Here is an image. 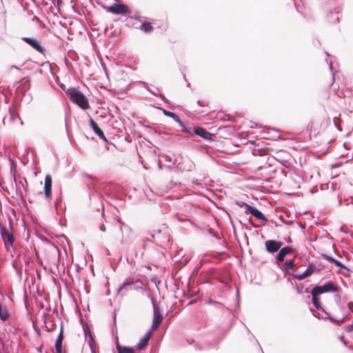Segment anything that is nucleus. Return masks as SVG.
<instances>
[{
	"instance_id": "1",
	"label": "nucleus",
	"mask_w": 353,
	"mask_h": 353,
	"mask_svg": "<svg viewBox=\"0 0 353 353\" xmlns=\"http://www.w3.org/2000/svg\"><path fill=\"white\" fill-rule=\"evenodd\" d=\"M65 93L69 99L74 103L78 105L81 109L87 110L90 108L88 99L77 88H70L65 91Z\"/></svg>"
},
{
	"instance_id": "2",
	"label": "nucleus",
	"mask_w": 353,
	"mask_h": 353,
	"mask_svg": "<svg viewBox=\"0 0 353 353\" xmlns=\"http://www.w3.org/2000/svg\"><path fill=\"white\" fill-rule=\"evenodd\" d=\"M312 303L314 307H316L317 310H321L322 312H323L325 314V316H321L322 319H329L330 321L336 323V325H341L345 319L347 317V314H343L342 317L339 319H336L332 316H330L321 307L320 302L319 301V299L317 297H312Z\"/></svg>"
},
{
	"instance_id": "3",
	"label": "nucleus",
	"mask_w": 353,
	"mask_h": 353,
	"mask_svg": "<svg viewBox=\"0 0 353 353\" xmlns=\"http://www.w3.org/2000/svg\"><path fill=\"white\" fill-rule=\"evenodd\" d=\"M109 11L115 14H130L131 10L125 4L117 2L109 7Z\"/></svg>"
},
{
	"instance_id": "4",
	"label": "nucleus",
	"mask_w": 353,
	"mask_h": 353,
	"mask_svg": "<svg viewBox=\"0 0 353 353\" xmlns=\"http://www.w3.org/2000/svg\"><path fill=\"white\" fill-rule=\"evenodd\" d=\"M45 272H50L52 274V277L53 279H55L54 276H57V274L61 276V272L63 274L65 273V269L67 268V272L69 274L70 268L72 266H41Z\"/></svg>"
},
{
	"instance_id": "5",
	"label": "nucleus",
	"mask_w": 353,
	"mask_h": 353,
	"mask_svg": "<svg viewBox=\"0 0 353 353\" xmlns=\"http://www.w3.org/2000/svg\"><path fill=\"white\" fill-rule=\"evenodd\" d=\"M134 283V280L133 278H127L122 285L119 287L117 290L118 294L121 296L125 295L128 291L134 289V288L132 287Z\"/></svg>"
},
{
	"instance_id": "6",
	"label": "nucleus",
	"mask_w": 353,
	"mask_h": 353,
	"mask_svg": "<svg viewBox=\"0 0 353 353\" xmlns=\"http://www.w3.org/2000/svg\"><path fill=\"white\" fill-rule=\"evenodd\" d=\"M1 236L4 241L5 245L8 249V245L12 246L14 239L12 232L6 230L3 226L0 225Z\"/></svg>"
},
{
	"instance_id": "7",
	"label": "nucleus",
	"mask_w": 353,
	"mask_h": 353,
	"mask_svg": "<svg viewBox=\"0 0 353 353\" xmlns=\"http://www.w3.org/2000/svg\"><path fill=\"white\" fill-rule=\"evenodd\" d=\"M214 278L220 283L228 285V281L230 279L229 270L227 268H222L217 273L214 274Z\"/></svg>"
},
{
	"instance_id": "8",
	"label": "nucleus",
	"mask_w": 353,
	"mask_h": 353,
	"mask_svg": "<svg viewBox=\"0 0 353 353\" xmlns=\"http://www.w3.org/2000/svg\"><path fill=\"white\" fill-rule=\"evenodd\" d=\"M266 250L270 253H274L279 250L283 245L281 241H276L274 240H268L265 243Z\"/></svg>"
},
{
	"instance_id": "9",
	"label": "nucleus",
	"mask_w": 353,
	"mask_h": 353,
	"mask_svg": "<svg viewBox=\"0 0 353 353\" xmlns=\"http://www.w3.org/2000/svg\"><path fill=\"white\" fill-rule=\"evenodd\" d=\"M22 40L39 52L43 53L45 51V48L41 46L38 40L34 38L23 37Z\"/></svg>"
},
{
	"instance_id": "10",
	"label": "nucleus",
	"mask_w": 353,
	"mask_h": 353,
	"mask_svg": "<svg viewBox=\"0 0 353 353\" xmlns=\"http://www.w3.org/2000/svg\"><path fill=\"white\" fill-rule=\"evenodd\" d=\"M163 320V316L159 312V309L157 306L154 305V318L152 324V330H156L160 326Z\"/></svg>"
},
{
	"instance_id": "11",
	"label": "nucleus",
	"mask_w": 353,
	"mask_h": 353,
	"mask_svg": "<svg viewBox=\"0 0 353 353\" xmlns=\"http://www.w3.org/2000/svg\"><path fill=\"white\" fill-rule=\"evenodd\" d=\"M14 181L15 183H17V181H16V179L14 178ZM28 185V182H27V180L25 179V178H21L19 182V183H16V195H17V198L19 199H23V192L20 188V186H21V188L26 191V186Z\"/></svg>"
},
{
	"instance_id": "12",
	"label": "nucleus",
	"mask_w": 353,
	"mask_h": 353,
	"mask_svg": "<svg viewBox=\"0 0 353 353\" xmlns=\"http://www.w3.org/2000/svg\"><path fill=\"white\" fill-rule=\"evenodd\" d=\"M279 253L276 256L278 261L281 262L284 260L287 255L291 254L294 252V249L290 246H286L283 248H280Z\"/></svg>"
},
{
	"instance_id": "13",
	"label": "nucleus",
	"mask_w": 353,
	"mask_h": 353,
	"mask_svg": "<svg viewBox=\"0 0 353 353\" xmlns=\"http://www.w3.org/2000/svg\"><path fill=\"white\" fill-rule=\"evenodd\" d=\"M90 125L92 128L94 133L104 142H108L103 130L98 126L97 123L92 119L90 118Z\"/></svg>"
},
{
	"instance_id": "14",
	"label": "nucleus",
	"mask_w": 353,
	"mask_h": 353,
	"mask_svg": "<svg viewBox=\"0 0 353 353\" xmlns=\"http://www.w3.org/2000/svg\"><path fill=\"white\" fill-rule=\"evenodd\" d=\"M194 132L205 140H211L212 134L201 127L194 128Z\"/></svg>"
},
{
	"instance_id": "15",
	"label": "nucleus",
	"mask_w": 353,
	"mask_h": 353,
	"mask_svg": "<svg viewBox=\"0 0 353 353\" xmlns=\"http://www.w3.org/2000/svg\"><path fill=\"white\" fill-rule=\"evenodd\" d=\"M44 194L48 199L52 195V178L50 175L46 176L44 184Z\"/></svg>"
},
{
	"instance_id": "16",
	"label": "nucleus",
	"mask_w": 353,
	"mask_h": 353,
	"mask_svg": "<svg viewBox=\"0 0 353 353\" xmlns=\"http://www.w3.org/2000/svg\"><path fill=\"white\" fill-rule=\"evenodd\" d=\"M321 286L323 293L336 292L338 291L337 286L332 281H327Z\"/></svg>"
},
{
	"instance_id": "17",
	"label": "nucleus",
	"mask_w": 353,
	"mask_h": 353,
	"mask_svg": "<svg viewBox=\"0 0 353 353\" xmlns=\"http://www.w3.org/2000/svg\"><path fill=\"white\" fill-rule=\"evenodd\" d=\"M63 339V330H62V327H61L60 333L58 335L57 340L55 341V349H56L57 353H64L62 351Z\"/></svg>"
},
{
	"instance_id": "18",
	"label": "nucleus",
	"mask_w": 353,
	"mask_h": 353,
	"mask_svg": "<svg viewBox=\"0 0 353 353\" xmlns=\"http://www.w3.org/2000/svg\"><path fill=\"white\" fill-rule=\"evenodd\" d=\"M151 334L150 332H148L144 337L137 344V350H142L147 345L149 339L150 338Z\"/></svg>"
},
{
	"instance_id": "19",
	"label": "nucleus",
	"mask_w": 353,
	"mask_h": 353,
	"mask_svg": "<svg viewBox=\"0 0 353 353\" xmlns=\"http://www.w3.org/2000/svg\"><path fill=\"white\" fill-rule=\"evenodd\" d=\"M116 349L118 353H135L134 348L121 346L119 343L116 345Z\"/></svg>"
},
{
	"instance_id": "20",
	"label": "nucleus",
	"mask_w": 353,
	"mask_h": 353,
	"mask_svg": "<svg viewBox=\"0 0 353 353\" xmlns=\"http://www.w3.org/2000/svg\"><path fill=\"white\" fill-rule=\"evenodd\" d=\"M251 214L260 221H267V218L264 215V214H263L259 210H258L256 208H254V210H252Z\"/></svg>"
},
{
	"instance_id": "21",
	"label": "nucleus",
	"mask_w": 353,
	"mask_h": 353,
	"mask_svg": "<svg viewBox=\"0 0 353 353\" xmlns=\"http://www.w3.org/2000/svg\"><path fill=\"white\" fill-rule=\"evenodd\" d=\"M83 329L85 337V338H87L88 336L89 337L88 343H89L90 348L92 349V343H94V339L92 336L91 331L88 325H85V326L83 325Z\"/></svg>"
},
{
	"instance_id": "22",
	"label": "nucleus",
	"mask_w": 353,
	"mask_h": 353,
	"mask_svg": "<svg viewBox=\"0 0 353 353\" xmlns=\"http://www.w3.org/2000/svg\"><path fill=\"white\" fill-rule=\"evenodd\" d=\"M163 113L165 116L172 118L176 123H181V119H180L179 117L174 112L163 109Z\"/></svg>"
},
{
	"instance_id": "23",
	"label": "nucleus",
	"mask_w": 353,
	"mask_h": 353,
	"mask_svg": "<svg viewBox=\"0 0 353 353\" xmlns=\"http://www.w3.org/2000/svg\"><path fill=\"white\" fill-rule=\"evenodd\" d=\"M81 175L83 177L88 179L90 181V185H92L93 188H95V182L97 181V178L85 172H83Z\"/></svg>"
},
{
	"instance_id": "24",
	"label": "nucleus",
	"mask_w": 353,
	"mask_h": 353,
	"mask_svg": "<svg viewBox=\"0 0 353 353\" xmlns=\"http://www.w3.org/2000/svg\"><path fill=\"white\" fill-rule=\"evenodd\" d=\"M310 293L312 297H317L319 294H323L321 285L314 286Z\"/></svg>"
},
{
	"instance_id": "25",
	"label": "nucleus",
	"mask_w": 353,
	"mask_h": 353,
	"mask_svg": "<svg viewBox=\"0 0 353 353\" xmlns=\"http://www.w3.org/2000/svg\"><path fill=\"white\" fill-rule=\"evenodd\" d=\"M141 30L145 32H150L152 30H153V27L148 22L143 21L141 26Z\"/></svg>"
},
{
	"instance_id": "26",
	"label": "nucleus",
	"mask_w": 353,
	"mask_h": 353,
	"mask_svg": "<svg viewBox=\"0 0 353 353\" xmlns=\"http://www.w3.org/2000/svg\"><path fill=\"white\" fill-rule=\"evenodd\" d=\"M205 303L212 305L216 309H222L223 307V305L221 302L213 301L210 299L206 301Z\"/></svg>"
},
{
	"instance_id": "27",
	"label": "nucleus",
	"mask_w": 353,
	"mask_h": 353,
	"mask_svg": "<svg viewBox=\"0 0 353 353\" xmlns=\"http://www.w3.org/2000/svg\"><path fill=\"white\" fill-rule=\"evenodd\" d=\"M321 257L325 260H327L328 262L334 263V265H343L340 261L334 259L332 256H330L327 254H322Z\"/></svg>"
},
{
	"instance_id": "28",
	"label": "nucleus",
	"mask_w": 353,
	"mask_h": 353,
	"mask_svg": "<svg viewBox=\"0 0 353 353\" xmlns=\"http://www.w3.org/2000/svg\"><path fill=\"white\" fill-rule=\"evenodd\" d=\"M212 259L216 260V259L212 258L210 256L205 255L201 259V263H218V261H213Z\"/></svg>"
},
{
	"instance_id": "29",
	"label": "nucleus",
	"mask_w": 353,
	"mask_h": 353,
	"mask_svg": "<svg viewBox=\"0 0 353 353\" xmlns=\"http://www.w3.org/2000/svg\"><path fill=\"white\" fill-rule=\"evenodd\" d=\"M315 266H307V269L302 273L303 276L306 278L310 276L314 271Z\"/></svg>"
},
{
	"instance_id": "30",
	"label": "nucleus",
	"mask_w": 353,
	"mask_h": 353,
	"mask_svg": "<svg viewBox=\"0 0 353 353\" xmlns=\"http://www.w3.org/2000/svg\"><path fill=\"white\" fill-rule=\"evenodd\" d=\"M283 268H281V269L284 272L285 276L289 275V276H292V274H294V273L292 272V271L293 270V269L295 266H283Z\"/></svg>"
},
{
	"instance_id": "31",
	"label": "nucleus",
	"mask_w": 353,
	"mask_h": 353,
	"mask_svg": "<svg viewBox=\"0 0 353 353\" xmlns=\"http://www.w3.org/2000/svg\"><path fill=\"white\" fill-rule=\"evenodd\" d=\"M296 291H297V293L298 294H302V293H308L309 292V290H308V288H304L303 286L302 285H299L296 283Z\"/></svg>"
},
{
	"instance_id": "32",
	"label": "nucleus",
	"mask_w": 353,
	"mask_h": 353,
	"mask_svg": "<svg viewBox=\"0 0 353 353\" xmlns=\"http://www.w3.org/2000/svg\"><path fill=\"white\" fill-rule=\"evenodd\" d=\"M329 17L334 18V23H339V12H330L329 14Z\"/></svg>"
},
{
	"instance_id": "33",
	"label": "nucleus",
	"mask_w": 353,
	"mask_h": 353,
	"mask_svg": "<svg viewBox=\"0 0 353 353\" xmlns=\"http://www.w3.org/2000/svg\"><path fill=\"white\" fill-rule=\"evenodd\" d=\"M177 123L181 127V131L183 133L187 134L188 132H190L189 128H187L181 120V123Z\"/></svg>"
},
{
	"instance_id": "34",
	"label": "nucleus",
	"mask_w": 353,
	"mask_h": 353,
	"mask_svg": "<svg viewBox=\"0 0 353 353\" xmlns=\"http://www.w3.org/2000/svg\"><path fill=\"white\" fill-rule=\"evenodd\" d=\"M177 123L181 127V131L183 133L187 134L188 132H190L189 128H187L181 120V123Z\"/></svg>"
},
{
	"instance_id": "35",
	"label": "nucleus",
	"mask_w": 353,
	"mask_h": 353,
	"mask_svg": "<svg viewBox=\"0 0 353 353\" xmlns=\"http://www.w3.org/2000/svg\"><path fill=\"white\" fill-rule=\"evenodd\" d=\"M245 208V212L246 214H250L252 213V210H254V207L249 205V204H246V205L244 207Z\"/></svg>"
},
{
	"instance_id": "36",
	"label": "nucleus",
	"mask_w": 353,
	"mask_h": 353,
	"mask_svg": "<svg viewBox=\"0 0 353 353\" xmlns=\"http://www.w3.org/2000/svg\"><path fill=\"white\" fill-rule=\"evenodd\" d=\"M118 223L119 224V230L121 232H123V229L127 230H130V228L128 226L124 225L123 223H122L120 221H118Z\"/></svg>"
},
{
	"instance_id": "37",
	"label": "nucleus",
	"mask_w": 353,
	"mask_h": 353,
	"mask_svg": "<svg viewBox=\"0 0 353 353\" xmlns=\"http://www.w3.org/2000/svg\"><path fill=\"white\" fill-rule=\"evenodd\" d=\"M341 116V114H339L338 117H334V125L336 126V128L339 130V131H342V128L341 127V125L338 123V122L336 121V119Z\"/></svg>"
},
{
	"instance_id": "38",
	"label": "nucleus",
	"mask_w": 353,
	"mask_h": 353,
	"mask_svg": "<svg viewBox=\"0 0 353 353\" xmlns=\"http://www.w3.org/2000/svg\"><path fill=\"white\" fill-rule=\"evenodd\" d=\"M15 119H18L21 121V123L23 124V121H21V118L19 117L18 114H14L12 112H10V119L12 121H14Z\"/></svg>"
},
{
	"instance_id": "39",
	"label": "nucleus",
	"mask_w": 353,
	"mask_h": 353,
	"mask_svg": "<svg viewBox=\"0 0 353 353\" xmlns=\"http://www.w3.org/2000/svg\"><path fill=\"white\" fill-rule=\"evenodd\" d=\"M292 277L296 279L297 280H302V279H305L304 276H303L302 273L292 274Z\"/></svg>"
},
{
	"instance_id": "40",
	"label": "nucleus",
	"mask_w": 353,
	"mask_h": 353,
	"mask_svg": "<svg viewBox=\"0 0 353 353\" xmlns=\"http://www.w3.org/2000/svg\"><path fill=\"white\" fill-rule=\"evenodd\" d=\"M352 331H353V323L348 325L345 327V332H351Z\"/></svg>"
},
{
	"instance_id": "41",
	"label": "nucleus",
	"mask_w": 353,
	"mask_h": 353,
	"mask_svg": "<svg viewBox=\"0 0 353 353\" xmlns=\"http://www.w3.org/2000/svg\"><path fill=\"white\" fill-rule=\"evenodd\" d=\"M236 203L239 206V207H245L247 204V203L245 202H243V201H237L236 202Z\"/></svg>"
},
{
	"instance_id": "42",
	"label": "nucleus",
	"mask_w": 353,
	"mask_h": 353,
	"mask_svg": "<svg viewBox=\"0 0 353 353\" xmlns=\"http://www.w3.org/2000/svg\"><path fill=\"white\" fill-rule=\"evenodd\" d=\"M177 217H178V219L180 221H188L190 223H191V221L189 220V219H187L185 218H183L182 216H180V215H177Z\"/></svg>"
},
{
	"instance_id": "43",
	"label": "nucleus",
	"mask_w": 353,
	"mask_h": 353,
	"mask_svg": "<svg viewBox=\"0 0 353 353\" xmlns=\"http://www.w3.org/2000/svg\"><path fill=\"white\" fill-rule=\"evenodd\" d=\"M190 132H188L187 134L190 136L192 137L195 133L194 132V128H189Z\"/></svg>"
},
{
	"instance_id": "44",
	"label": "nucleus",
	"mask_w": 353,
	"mask_h": 353,
	"mask_svg": "<svg viewBox=\"0 0 353 353\" xmlns=\"http://www.w3.org/2000/svg\"><path fill=\"white\" fill-rule=\"evenodd\" d=\"M61 198L59 196L56 200L55 206L57 208V206L61 203Z\"/></svg>"
},
{
	"instance_id": "45",
	"label": "nucleus",
	"mask_w": 353,
	"mask_h": 353,
	"mask_svg": "<svg viewBox=\"0 0 353 353\" xmlns=\"http://www.w3.org/2000/svg\"><path fill=\"white\" fill-rule=\"evenodd\" d=\"M161 230H158L155 234H152L151 236L153 239H155L157 237L159 234H160Z\"/></svg>"
},
{
	"instance_id": "46",
	"label": "nucleus",
	"mask_w": 353,
	"mask_h": 353,
	"mask_svg": "<svg viewBox=\"0 0 353 353\" xmlns=\"http://www.w3.org/2000/svg\"><path fill=\"white\" fill-rule=\"evenodd\" d=\"M196 103L199 106H201V107L205 106V104L203 102L201 101L200 100H198Z\"/></svg>"
},
{
	"instance_id": "47",
	"label": "nucleus",
	"mask_w": 353,
	"mask_h": 353,
	"mask_svg": "<svg viewBox=\"0 0 353 353\" xmlns=\"http://www.w3.org/2000/svg\"><path fill=\"white\" fill-rule=\"evenodd\" d=\"M284 265H295L292 260H289L286 261Z\"/></svg>"
},
{
	"instance_id": "48",
	"label": "nucleus",
	"mask_w": 353,
	"mask_h": 353,
	"mask_svg": "<svg viewBox=\"0 0 353 353\" xmlns=\"http://www.w3.org/2000/svg\"><path fill=\"white\" fill-rule=\"evenodd\" d=\"M74 270L76 272H79L80 270L82 269V268L81 266H79V265H77V266H74Z\"/></svg>"
},
{
	"instance_id": "49",
	"label": "nucleus",
	"mask_w": 353,
	"mask_h": 353,
	"mask_svg": "<svg viewBox=\"0 0 353 353\" xmlns=\"http://www.w3.org/2000/svg\"><path fill=\"white\" fill-rule=\"evenodd\" d=\"M347 306L349 310L353 312V304L352 303H348Z\"/></svg>"
},
{
	"instance_id": "50",
	"label": "nucleus",
	"mask_w": 353,
	"mask_h": 353,
	"mask_svg": "<svg viewBox=\"0 0 353 353\" xmlns=\"http://www.w3.org/2000/svg\"><path fill=\"white\" fill-rule=\"evenodd\" d=\"M340 341L345 345H347V342L344 339V337L343 336H341L340 337Z\"/></svg>"
},
{
	"instance_id": "51",
	"label": "nucleus",
	"mask_w": 353,
	"mask_h": 353,
	"mask_svg": "<svg viewBox=\"0 0 353 353\" xmlns=\"http://www.w3.org/2000/svg\"><path fill=\"white\" fill-rule=\"evenodd\" d=\"M244 326L245 327V328H246V330H248V333L250 334V336H251L252 338H253V339H255V338H254V335L251 333V332L250 331V330L248 328V327H247L245 325H244Z\"/></svg>"
},
{
	"instance_id": "52",
	"label": "nucleus",
	"mask_w": 353,
	"mask_h": 353,
	"mask_svg": "<svg viewBox=\"0 0 353 353\" xmlns=\"http://www.w3.org/2000/svg\"><path fill=\"white\" fill-rule=\"evenodd\" d=\"M100 230L102 231V232H105V227L104 225H101L100 226Z\"/></svg>"
},
{
	"instance_id": "53",
	"label": "nucleus",
	"mask_w": 353,
	"mask_h": 353,
	"mask_svg": "<svg viewBox=\"0 0 353 353\" xmlns=\"http://www.w3.org/2000/svg\"><path fill=\"white\" fill-rule=\"evenodd\" d=\"M148 90L151 94H152L153 95H154V96H157V93H155V92H154V90H149V89H148Z\"/></svg>"
},
{
	"instance_id": "54",
	"label": "nucleus",
	"mask_w": 353,
	"mask_h": 353,
	"mask_svg": "<svg viewBox=\"0 0 353 353\" xmlns=\"http://www.w3.org/2000/svg\"><path fill=\"white\" fill-rule=\"evenodd\" d=\"M329 68H330V70L331 71H332V68H332V62H330V64H329Z\"/></svg>"
},
{
	"instance_id": "55",
	"label": "nucleus",
	"mask_w": 353,
	"mask_h": 353,
	"mask_svg": "<svg viewBox=\"0 0 353 353\" xmlns=\"http://www.w3.org/2000/svg\"><path fill=\"white\" fill-rule=\"evenodd\" d=\"M11 68H14V69L19 70V68L17 65H12L11 66Z\"/></svg>"
},
{
	"instance_id": "56",
	"label": "nucleus",
	"mask_w": 353,
	"mask_h": 353,
	"mask_svg": "<svg viewBox=\"0 0 353 353\" xmlns=\"http://www.w3.org/2000/svg\"><path fill=\"white\" fill-rule=\"evenodd\" d=\"M340 267L342 268H344L345 270H347L349 271L350 270L349 268H347V266L343 265V266H340Z\"/></svg>"
},
{
	"instance_id": "57",
	"label": "nucleus",
	"mask_w": 353,
	"mask_h": 353,
	"mask_svg": "<svg viewBox=\"0 0 353 353\" xmlns=\"http://www.w3.org/2000/svg\"><path fill=\"white\" fill-rule=\"evenodd\" d=\"M61 88L63 90H65V86L64 85H63V84H62V85H61Z\"/></svg>"
},
{
	"instance_id": "58",
	"label": "nucleus",
	"mask_w": 353,
	"mask_h": 353,
	"mask_svg": "<svg viewBox=\"0 0 353 353\" xmlns=\"http://www.w3.org/2000/svg\"><path fill=\"white\" fill-rule=\"evenodd\" d=\"M13 267L14 268V269L16 270V271H19V270L17 268L18 266L14 265Z\"/></svg>"
},
{
	"instance_id": "59",
	"label": "nucleus",
	"mask_w": 353,
	"mask_h": 353,
	"mask_svg": "<svg viewBox=\"0 0 353 353\" xmlns=\"http://www.w3.org/2000/svg\"><path fill=\"white\" fill-rule=\"evenodd\" d=\"M209 233H210V234H212V235L214 236V234H213V233L212 232L211 230H209Z\"/></svg>"
},
{
	"instance_id": "60",
	"label": "nucleus",
	"mask_w": 353,
	"mask_h": 353,
	"mask_svg": "<svg viewBox=\"0 0 353 353\" xmlns=\"http://www.w3.org/2000/svg\"><path fill=\"white\" fill-rule=\"evenodd\" d=\"M146 267H147V268H148L149 270H152V269H151V266H150V265H148V266H146Z\"/></svg>"
},
{
	"instance_id": "61",
	"label": "nucleus",
	"mask_w": 353,
	"mask_h": 353,
	"mask_svg": "<svg viewBox=\"0 0 353 353\" xmlns=\"http://www.w3.org/2000/svg\"><path fill=\"white\" fill-rule=\"evenodd\" d=\"M160 97H161L162 99H164V98H165V97H164L163 95H162V94H160Z\"/></svg>"
},
{
	"instance_id": "62",
	"label": "nucleus",
	"mask_w": 353,
	"mask_h": 353,
	"mask_svg": "<svg viewBox=\"0 0 353 353\" xmlns=\"http://www.w3.org/2000/svg\"><path fill=\"white\" fill-rule=\"evenodd\" d=\"M350 199L352 200V202L353 203V197H351Z\"/></svg>"
},
{
	"instance_id": "63",
	"label": "nucleus",
	"mask_w": 353,
	"mask_h": 353,
	"mask_svg": "<svg viewBox=\"0 0 353 353\" xmlns=\"http://www.w3.org/2000/svg\"><path fill=\"white\" fill-rule=\"evenodd\" d=\"M185 263H188L187 259H185Z\"/></svg>"
},
{
	"instance_id": "64",
	"label": "nucleus",
	"mask_w": 353,
	"mask_h": 353,
	"mask_svg": "<svg viewBox=\"0 0 353 353\" xmlns=\"http://www.w3.org/2000/svg\"><path fill=\"white\" fill-rule=\"evenodd\" d=\"M36 272H37V275L39 276V272H38V270H36Z\"/></svg>"
}]
</instances>
